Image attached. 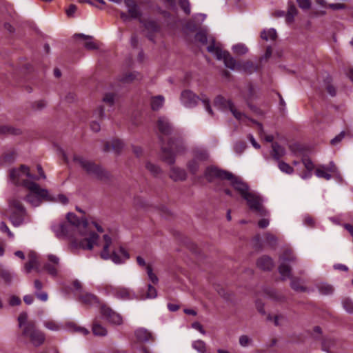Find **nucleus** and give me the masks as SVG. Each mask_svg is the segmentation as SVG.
Instances as JSON below:
<instances>
[{
  "mask_svg": "<svg viewBox=\"0 0 353 353\" xmlns=\"http://www.w3.org/2000/svg\"><path fill=\"white\" fill-rule=\"evenodd\" d=\"M157 296V291L156 288L151 284L148 285V291L145 296H142L141 299H154Z\"/></svg>",
  "mask_w": 353,
  "mask_h": 353,
  "instance_id": "obj_49",
  "label": "nucleus"
},
{
  "mask_svg": "<svg viewBox=\"0 0 353 353\" xmlns=\"http://www.w3.org/2000/svg\"><path fill=\"white\" fill-rule=\"evenodd\" d=\"M199 97L189 90H184L181 94V101L186 108H193L196 105Z\"/></svg>",
  "mask_w": 353,
  "mask_h": 353,
  "instance_id": "obj_17",
  "label": "nucleus"
},
{
  "mask_svg": "<svg viewBox=\"0 0 353 353\" xmlns=\"http://www.w3.org/2000/svg\"><path fill=\"white\" fill-rule=\"evenodd\" d=\"M105 290L108 293L113 295L115 298L121 300H129L134 298L128 288L124 287H114L112 285H106Z\"/></svg>",
  "mask_w": 353,
  "mask_h": 353,
  "instance_id": "obj_12",
  "label": "nucleus"
},
{
  "mask_svg": "<svg viewBox=\"0 0 353 353\" xmlns=\"http://www.w3.org/2000/svg\"><path fill=\"white\" fill-rule=\"evenodd\" d=\"M27 319L28 314L26 312H21L18 317L19 326L22 330L24 328L25 325L29 323L27 322Z\"/></svg>",
  "mask_w": 353,
  "mask_h": 353,
  "instance_id": "obj_56",
  "label": "nucleus"
},
{
  "mask_svg": "<svg viewBox=\"0 0 353 353\" xmlns=\"http://www.w3.org/2000/svg\"><path fill=\"white\" fill-rule=\"evenodd\" d=\"M161 148V159L169 165L175 163V154L183 153L185 150V145L181 139H170L168 146L164 144V139L162 136L159 137Z\"/></svg>",
  "mask_w": 353,
  "mask_h": 353,
  "instance_id": "obj_1",
  "label": "nucleus"
},
{
  "mask_svg": "<svg viewBox=\"0 0 353 353\" xmlns=\"http://www.w3.org/2000/svg\"><path fill=\"white\" fill-rule=\"evenodd\" d=\"M137 340L141 343H148L154 341V336L147 329L139 327L134 331Z\"/></svg>",
  "mask_w": 353,
  "mask_h": 353,
  "instance_id": "obj_20",
  "label": "nucleus"
},
{
  "mask_svg": "<svg viewBox=\"0 0 353 353\" xmlns=\"http://www.w3.org/2000/svg\"><path fill=\"white\" fill-rule=\"evenodd\" d=\"M79 299L83 303L88 305H92L99 302L97 296L90 293L82 294Z\"/></svg>",
  "mask_w": 353,
  "mask_h": 353,
  "instance_id": "obj_35",
  "label": "nucleus"
},
{
  "mask_svg": "<svg viewBox=\"0 0 353 353\" xmlns=\"http://www.w3.org/2000/svg\"><path fill=\"white\" fill-rule=\"evenodd\" d=\"M67 219V223H71L74 228H77L78 229L81 230V228H83V229H86L88 226V221L86 220L81 221L78 216L72 213L69 212L66 215Z\"/></svg>",
  "mask_w": 353,
  "mask_h": 353,
  "instance_id": "obj_24",
  "label": "nucleus"
},
{
  "mask_svg": "<svg viewBox=\"0 0 353 353\" xmlns=\"http://www.w3.org/2000/svg\"><path fill=\"white\" fill-rule=\"evenodd\" d=\"M159 131L163 135L168 136L172 133L173 127L165 117H160L157 121Z\"/></svg>",
  "mask_w": 353,
  "mask_h": 353,
  "instance_id": "obj_21",
  "label": "nucleus"
},
{
  "mask_svg": "<svg viewBox=\"0 0 353 353\" xmlns=\"http://www.w3.org/2000/svg\"><path fill=\"white\" fill-rule=\"evenodd\" d=\"M243 199L246 201L250 210L256 212L261 216H267L269 215L268 211L263 205L262 198L258 194L250 191L243 196Z\"/></svg>",
  "mask_w": 353,
  "mask_h": 353,
  "instance_id": "obj_6",
  "label": "nucleus"
},
{
  "mask_svg": "<svg viewBox=\"0 0 353 353\" xmlns=\"http://www.w3.org/2000/svg\"><path fill=\"white\" fill-rule=\"evenodd\" d=\"M43 325L46 328L52 331H58L61 328L59 324L52 320H48L43 322Z\"/></svg>",
  "mask_w": 353,
  "mask_h": 353,
  "instance_id": "obj_53",
  "label": "nucleus"
},
{
  "mask_svg": "<svg viewBox=\"0 0 353 353\" xmlns=\"http://www.w3.org/2000/svg\"><path fill=\"white\" fill-rule=\"evenodd\" d=\"M186 166L189 172L192 174L195 175L199 170L200 162L196 159H192L188 161Z\"/></svg>",
  "mask_w": 353,
  "mask_h": 353,
  "instance_id": "obj_41",
  "label": "nucleus"
},
{
  "mask_svg": "<svg viewBox=\"0 0 353 353\" xmlns=\"http://www.w3.org/2000/svg\"><path fill=\"white\" fill-rule=\"evenodd\" d=\"M192 347L199 353H205L207 350L206 343L202 340H196L192 342Z\"/></svg>",
  "mask_w": 353,
  "mask_h": 353,
  "instance_id": "obj_44",
  "label": "nucleus"
},
{
  "mask_svg": "<svg viewBox=\"0 0 353 353\" xmlns=\"http://www.w3.org/2000/svg\"><path fill=\"white\" fill-rule=\"evenodd\" d=\"M103 102L112 108L114 104V94L112 93H107L103 98Z\"/></svg>",
  "mask_w": 353,
  "mask_h": 353,
  "instance_id": "obj_55",
  "label": "nucleus"
},
{
  "mask_svg": "<svg viewBox=\"0 0 353 353\" xmlns=\"http://www.w3.org/2000/svg\"><path fill=\"white\" fill-rule=\"evenodd\" d=\"M226 179L230 181L231 185L240 194L242 198L250 192L249 185L240 177L234 176L232 173V176H229Z\"/></svg>",
  "mask_w": 353,
  "mask_h": 353,
  "instance_id": "obj_13",
  "label": "nucleus"
},
{
  "mask_svg": "<svg viewBox=\"0 0 353 353\" xmlns=\"http://www.w3.org/2000/svg\"><path fill=\"white\" fill-rule=\"evenodd\" d=\"M214 104L216 107L223 110H230L232 108L234 103L231 100H227L223 97L219 95L215 98Z\"/></svg>",
  "mask_w": 353,
  "mask_h": 353,
  "instance_id": "obj_30",
  "label": "nucleus"
},
{
  "mask_svg": "<svg viewBox=\"0 0 353 353\" xmlns=\"http://www.w3.org/2000/svg\"><path fill=\"white\" fill-rule=\"evenodd\" d=\"M322 350L328 353H336V350L340 346V342L332 337H325L323 339Z\"/></svg>",
  "mask_w": 353,
  "mask_h": 353,
  "instance_id": "obj_19",
  "label": "nucleus"
},
{
  "mask_svg": "<svg viewBox=\"0 0 353 353\" xmlns=\"http://www.w3.org/2000/svg\"><path fill=\"white\" fill-rule=\"evenodd\" d=\"M278 166L279 170L285 174H292L294 172V168L284 161H279Z\"/></svg>",
  "mask_w": 353,
  "mask_h": 353,
  "instance_id": "obj_48",
  "label": "nucleus"
},
{
  "mask_svg": "<svg viewBox=\"0 0 353 353\" xmlns=\"http://www.w3.org/2000/svg\"><path fill=\"white\" fill-rule=\"evenodd\" d=\"M272 151L271 152V154L272 157L276 161H279V159L284 156L285 154V150L284 148L281 146L278 143L275 142L273 143L272 145Z\"/></svg>",
  "mask_w": 353,
  "mask_h": 353,
  "instance_id": "obj_34",
  "label": "nucleus"
},
{
  "mask_svg": "<svg viewBox=\"0 0 353 353\" xmlns=\"http://www.w3.org/2000/svg\"><path fill=\"white\" fill-rule=\"evenodd\" d=\"M23 186L31 192L26 196V199L32 205L38 206L41 203V199H48V191L46 189L41 188L37 183L30 181H25Z\"/></svg>",
  "mask_w": 353,
  "mask_h": 353,
  "instance_id": "obj_3",
  "label": "nucleus"
},
{
  "mask_svg": "<svg viewBox=\"0 0 353 353\" xmlns=\"http://www.w3.org/2000/svg\"><path fill=\"white\" fill-rule=\"evenodd\" d=\"M343 307L347 312H349V313L353 312V302L351 300H348V299L345 300L343 302Z\"/></svg>",
  "mask_w": 353,
  "mask_h": 353,
  "instance_id": "obj_64",
  "label": "nucleus"
},
{
  "mask_svg": "<svg viewBox=\"0 0 353 353\" xmlns=\"http://www.w3.org/2000/svg\"><path fill=\"white\" fill-rule=\"evenodd\" d=\"M22 335L28 338L31 343L35 347L41 345L46 339L45 334L37 330L35 323L31 321L25 325L22 330Z\"/></svg>",
  "mask_w": 353,
  "mask_h": 353,
  "instance_id": "obj_5",
  "label": "nucleus"
},
{
  "mask_svg": "<svg viewBox=\"0 0 353 353\" xmlns=\"http://www.w3.org/2000/svg\"><path fill=\"white\" fill-rule=\"evenodd\" d=\"M165 98L162 95H157L151 97V108L154 111H157L161 108L164 104Z\"/></svg>",
  "mask_w": 353,
  "mask_h": 353,
  "instance_id": "obj_36",
  "label": "nucleus"
},
{
  "mask_svg": "<svg viewBox=\"0 0 353 353\" xmlns=\"http://www.w3.org/2000/svg\"><path fill=\"white\" fill-rule=\"evenodd\" d=\"M101 312L102 316L110 323L117 325L122 324L123 319L121 316L112 310L110 307L106 305H102Z\"/></svg>",
  "mask_w": 353,
  "mask_h": 353,
  "instance_id": "obj_14",
  "label": "nucleus"
},
{
  "mask_svg": "<svg viewBox=\"0 0 353 353\" xmlns=\"http://www.w3.org/2000/svg\"><path fill=\"white\" fill-rule=\"evenodd\" d=\"M317 288L319 292L323 295H330L334 291L333 287L327 283H321Z\"/></svg>",
  "mask_w": 353,
  "mask_h": 353,
  "instance_id": "obj_45",
  "label": "nucleus"
},
{
  "mask_svg": "<svg viewBox=\"0 0 353 353\" xmlns=\"http://www.w3.org/2000/svg\"><path fill=\"white\" fill-rule=\"evenodd\" d=\"M39 263L37 255L34 252H31L28 254V261L25 264L24 268L26 273L30 272L34 268H37Z\"/></svg>",
  "mask_w": 353,
  "mask_h": 353,
  "instance_id": "obj_32",
  "label": "nucleus"
},
{
  "mask_svg": "<svg viewBox=\"0 0 353 353\" xmlns=\"http://www.w3.org/2000/svg\"><path fill=\"white\" fill-rule=\"evenodd\" d=\"M73 161L79 164V165L90 175H92L98 180L106 181L110 179V173L94 163L86 160L83 157L74 154Z\"/></svg>",
  "mask_w": 353,
  "mask_h": 353,
  "instance_id": "obj_2",
  "label": "nucleus"
},
{
  "mask_svg": "<svg viewBox=\"0 0 353 353\" xmlns=\"http://www.w3.org/2000/svg\"><path fill=\"white\" fill-rule=\"evenodd\" d=\"M327 171L325 165L318 168L315 171V174L319 178H323L326 180H330L332 178L331 174Z\"/></svg>",
  "mask_w": 353,
  "mask_h": 353,
  "instance_id": "obj_43",
  "label": "nucleus"
},
{
  "mask_svg": "<svg viewBox=\"0 0 353 353\" xmlns=\"http://www.w3.org/2000/svg\"><path fill=\"white\" fill-rule=\"evenodd\" d=\"M125 3L131 18L138 19L141 17V12L139 8L132 0H125Z\"/></svg>",
  "mask_w": 353,
  "mask_h": 353,
  "instance_id": "obj_29",
  "label": "nucleus"
},
{
  "mask_svg": "<svg viewBox=\"0 0 353 353\" xmlns=\"http://www.w3.org/2000/svg\"><path fill=\"white\" fill-rule=\"evenodd\" d=\"M140 22L143 25L145 28L149 32H157L159 30V26L157 21L153 20L143 21L140 19Z\"/></svg>",
  "mask_w": 353,
  "mask_h": 353,
  "instance_id": "obj_38",
  "label": "nucleus"
},
{
  "mask_svg": "<svg viewBox=\"0 0 353 353\" xmlns=\"http://www.w3.org/2000/svg\"><path fill=\"white\" fill-rule=\"evenodd\" d=\"M48 259L49 262L44 265V269L51 276H56L60 268V259L54 254H48Z\"/></svg>",
  "mask_w": 353,
  "mask_h": 353,
  "instance_id": "obj_15",
  "label": "nucleus"
},
{
  "mask_svg": "<svg viewBox=\"0 0 353 353\" xmlns=\"http://www.w3.org/2000/svg\"><path fill=\"white\" fill-rule=\"evenodd\" d=\"M261 37L262 39L268 41H274L277 37V33L274 28H270L268 30H263L261 32Z\"/></svg>",
  "mask_w": 353,
  "mask_h": 353,
  "instance_id": "obj_39",
  "label": "nucleus"
},
{
  "mask_svg": "<svg viewBox=\"0 0 353 353\" xmlns=\"http://www.w3.org/2000/svg\"><path fill=\"white\" fill-rule=\"evenodd\" d=\"M257 267L264 271H270L274 266L273 259L267 255L260 257L256 262Z\"/></svg>",
  "mask_w": 353,
  "mask_h": 353,
  "instance_id": "obj_23",
  "label": "nucleus"
},
{
  "mask_svg": "<svg viewBox=\"0 0 353 353\" xmlns=\"http://www.w3.org/2000/svg\"><path fill=\"white\" fill-rule=\"evenodd\" d=\"M23 176L38 179L37 177L30 174L29 168L24 165H22L19 169H13L10 171V177L15 184L23 185V182L28 181V179H24Z\"/></svg>",
  "mask_w": 353,
  "mask_h": 353,
  "instance_id": "obj_10",
  "label": "nucleus"
},
{
  "mask_svg": "<svg viewBox=\"0 0 353 353\" xmlns=\"http://www.w3.org/2000/svg\"><path fill=\"white\" fill-rule=\"evenodd\" d=\"M0 277L6 283L10 284L13 279V274L8 270L0 268Z\"/></svg>",
  "mask_w": 353,
  "mask_h": 353,
  "instance_id": "obj_46",
  "label": "nucleus"
},
{
  "mask_svg": "<svg viewBox=\"0 0 353 353\" xmlns=\"http://www.w3.org/2000/svg\"><path fill=\"white\" fill-rule=\"evenodd\" d=\"M279 259L281 264L279 266V272L281 274V278L283 281L292 278L290 267L288 265L289 262L296 261V256L290 249H286L283 253L280 256Z\"/></svg>",
  "mask_w": 353,
  "mask_h": 353,
  "instance_id": "obj_7",
  "label": "nucleus"
},
{
  "mask_svg": "<svg viewBox=\"0 0 353 353\" xmlns=\"http://www.w3.org/2000/svg\"><path fill=\"white\" fill-rule=\"evenodd\" d=\"M34 294H35V296H37V298L38 299L41 300V301L45 302L48 299V293L42 291V290H35Z\"/></svg>",
  "mask_w": 353,
  "mask_h": 353,
  "instance_id": "obj_61",
  "label": "nucleus"
},
{
  "mask_svg": "<svg viewBox=\"0 0 353 353\" xmlns=\"http://www.w3.org/2000/svg\"><path fill=\"white\" fill-rule=\"evenodd\" d=\"M179 6L185 14H190V3L189 0H179Z\"/></svg>",
  "mask_w": 353,
  "mask_h": 353,
  "instance_id": "obj_57",
  "label": "nucleus"
},
{
  "mask_svg": "<svg viewBox=\"0 0 353 353\" xmlns=\"http://www.w3.org/2000/svg\"><path fill=\"white\" fill-rule=\"evenodd\" d=\"M146 271L148 276L149 277V279L153 284H157L159 282V279L157 276L153 273L152 266L150 265H148L146 266Z\"/></svg>",
  "mask_w": 353,
  "mask_h": 353,
  "instance_id": "obj_54",
  "label": "nucleus"
},
{
  "mask_svg": "<svg viewBox=\"0 0 353 353\" xmlns=\"http://www.w3.org/2000/svg\"><path fill=\"white\" fill-rule=\"evenodd\" d=\"M290 286L294 290L297 292H305L307 290L305 287L301 285L299 279H292Z\"/></svg>",
  "mask_w": 353,
  "mask_h": 353,
  "instance_id": "obj_52",
  "label": "nucleus"
},
{
  "mask_svg": "<svg viewBox=\"0 0 353 353\" xmlns=\"http://www.w3.org/2000/svg\"><path fill=\"white\" fill-rule=\"evenodd\" d=\"M192 159L201 162L208 161L210 159V154L208 150L203 148H194L192 151Z\"/></svg>",
  "mask_w": 353,
  "mask_h": 353,
  "instance_id": "obj_22",
  "label": "nucleus"
},
{
  "mask_svg": "<svg viewBox=\"0 0 353 353\" xmlns=\"http://www.w3.org/2000/svg\"><path fill=\"white\" fill-rule=\"evenodd\" d=\"M75 37H80L83 38V39L87 40L85 43L83 44L84 47L88 50H96L98 48V46L97 43H95L92 39L93 37L92 36L85 35L82 33L75 34Z\"/></svg>",
  "mask_w": 353,
  "mask_h": 353,
  "instance_id": "obj_33",
  "label": "nucleus"
},
{
  "mask_svg": "<svg viewBox=\"0 0 353 353\" xmlns=\"http://www.w3.org/2000/svg\"><path fill=\"white\" fill-rule=\"evenodd\" d=\"M52 230L58 237L73 239L76 236L77 233L81 234L82 236L83 235L81 230L74 228L71 223H68L67 222L53 225Z\"/></svg>",
  "mask_w": 353,
  "mask_h": 353,
  "instance_id": "obj_9",
  "label": "nucleus"
},
{
  "mask_svg": "<svg viewBox=\"0 0 353 353\" xmlns=\"http://www.w3.org/2000/svg\"><path fill=\"white\" fill-rule=\"evenodd\" d=\"M195 39L196 41L201 42L203 44L206 43L208 41L207 34L203 32H199L196 33Z\"/></svg>",
  "mask_w": 353,
  "mask_h": 353,
  "instance_id": "obj_63",
  "label": "nucleus"
},
{
  "mask_svg": "<svg viewBox=\"0 0 353 353\" xmlns=\"http://www.w3.org/2000/svg\"><path fill=\"white\" fill-rule=\"evenodd\" d=\"M236 70L248 74H251L256 71L257 67L255 66L252 61H247L243 62H238V64L236 65Z\"/></svg>",
  "mask_w": 353,
  "mask_h": 353,
  "instance_id": "obj_31",
  "label": "nucleus"
},
{
  "mask_svg": "<svg viewBox=\"0 0 353 353\" xmlns=\"http://www.w3.org/2000/svg\"><path fill=\"white\" fill-rule=\"evenodd\" d=\"M124 146L123 143L119 139H114L111 143L107 142L103 148L104 152H110L112 150L117 154H119L123 150Z\"/></svg>",
  "mask_w": 353,
  "mask_h": 353,
  "instance_id": "obj_28",
  "label": "nucleus"
},
{
  "mask_svg": "<svg viewBox=\"0 0 353 353\" xmlns=\"http://www.w3.org/2000/svg\"><path fill=\"white\" fill-rule=\"evenodd\" d=\"M93 117L97 119H102L105 117L104 108L102 105H100L94 110Z\"/></svg>",
  "mask_w": 353,
  "mask_h": 353,
  "instance_id": "obj_58",
  "label": "nucleus"
},
{
  "mask_svg": "<svg viewBox=\"0 0 353 353\" xmlns=\"http://www.w3.org/2000/svg\"><path fill=\"white\" fill-rule=\"evenodd\" d=\"M145 168L154 176H157L161 173L160 167L150 161L146 162Z\"/></svg>",
  "mask_w": 353,
  "mask_h": 353,
  "instance_id": "obj_42",
  "label": "nucleus"
},
{
  "mask_svg": "<svg viewBox=\"0 0 353 353\" xmlns=\"http://www.w3.org/2000/svg\"><path fill=\"white\" fill-rule=\"evenodd\" d=\"M265 239H266L267 242L271 246L276 245L277 243V241H278L277 237L271 233H267L265 234Z\"/></svg>",
  "mask_w": 353,
  "mask_h": 353,
  "instance_id": "obj_59",
  "label": "nucleus"
},
{
  "mask_svg": "<svg viewBox=\"0 0 353 353\" xmlns=\"http://www.w3.org/2000/svg\"><path fill=\"white\" fill-rule=\"evenodd\" d=\"M345 136V132L344 131L341 132L338 135H336L330 141V143L333 145L338 144L343 139Z\"/></svg>",
  "mask_w": 353,
  "mask_h": 353,
  "instance_id": "obj_62",
  "label": "nucleus"
},
{
  "mask_svg": "<svg viewBox=\"0 0 353 353\" xmlns=\"http://www.w3.org/2000/svg\"><path fill=\"white\" fill-rule=\"evenodd\" d=\"M1 134H19L21 131L19 129L14 128L8 125H2L0 127Z\"/></svg>",
  "mask_w": 353,
  "mask_h": 353,
  "instance_id": "obj_47",
  "label": "nucleus"
},
{
  "mask_svg": "<svg viewBox=\"0 0 353 353\" xmlns=\"http://www.w3.org/2000/svg\"><path fill=\"white\" fill-rule=\"evenodd\" d=\"M92 330L93 334L98 336H105L108 334L106 328L101 325L97 320L93 322Z\"/></svg>",
  "mask_w": 353,
  "mask_h": 353,
  "instance_id": "obj_37",
  "label": "nucleus"
},
{
  "mask_svg": "<svg viewBox=\"0 0 353 353\" xmlns=\"http://www.w3.org/2000/svg\"><path fill=\"white\" fill-rule=\"evenodd\" d=\"M230 111L232 114V115L236 119H237L239 121L245 122L246 120L251 121L253 123L256 124L259 129V136H262L264 133V130L262 123L256 121V120L251 119L248 118L244 113L239 111L236 108L234 104L233 105L232 108H230Z\"/></svg>",
  "mask_w": 353,
  "mask_h": 353,
  "instance_id": "obj_18",
  "label": "nucleus"
},
{
  "mask_svg": "<svg viewBox=\"0 0 353 353\" xmlns=\"http://www.w3.org/2000/svg\"><path fill=\"white\" fill-rule=\"evenodd\" d=\"M8 211L9 219L14 227H19L25 222L26 210L19 200L12 199L9 203Z\"/></svg>",
  "mask_w": 353,
  "mask_h": 353,
  "instance_id": "obj_4",
  "label": "nucleus"
},
{
  "mask_svg": "<svg viewBox=\"0 0 353 353\" xmlns=\"http://www.w3.org/2000/svg\"><path fill=\"white\" fill-rule=\"evenodd\" d=\"M139 73L136 72H128L125 74H123L121 79L120 81L123 83H130L133 81L137 77H138Z\"/></svg>",
  "mask_w": 353,
  "mask_h": 353,
  "instance_id": "obj_51",
  "label": "nucleus"
},
{
  "mask_svg": "<svg viewBox=\"0 0 353 353\" xmlns=\"http://www.w3.org/2000/svg\"><path fill=\"white\" fill-rule=\"evenodd\" d=\"M34 294H35V296H37V298L38 299L41 300V301L45 302L48 299V293L42 291V290H35Z\"/></svg>",
  "mask_w": 353,
  "mask_h": 353,
  "instance_id": "obj_60",
  "label": "nucleus"
},
{
  "mask_svg": "<svg viewBox=\"0 0 353 353\" xmlns=\"http://www.w3.org/2000/svg\"><path fill=\"white\" fill-rule=\"evenodd\" d=\"M232 50L235 54L243 55L248 52V48L243 43H238L232 46Z\"/></svg>",
  "mask_w": 353,
  "mask_h": 353,
  "instance_id": "obj_50",
  "label": "nucleus"
},
{
  "mask_svg": "<svg viewBox=\"0 0 353 353\" xmlns=\"http://www.w3.org/2000/svg\"><path fill=\"white\" fill-rule=\"evenodd\" d=\"M170 177L174 181H185L187 173L184 169L173 166L170 169Z\"/></svg>",
  "mask_w": 353,
  "mask_h": 353,
  "instance_id": "obj_27",
  "label": "nucleus"
},
{
  "mask_svg": "<svg viewBox=\"0 0 353 353\" xmlns=\"http://www.w3.org/2000/svg\"><path fill=\"white\" fill-rule=\"evenodd\" d=\"M204 176L209 182H212L215 178L226 179L229 176L231 177L232 172L219 169L214 166H210L205 169Z\"/></svg>",
  "mask_w": 353,
  "mask_h": 353,
  "instance_id": "obj_11",
  "label": "nucleus"
},
{
  "mask_svg": "<svg viewBox=\"0 0 353 353\" xmlns=\"http://www.w3.org/2000/svg\"><path fill=\"white\" fill-rule=\"evenodd\" d=\"M119 252L122 255L123 258H121L114 250H113L110 254V259L115 264H121L130 258L129 253L121 246L119 248Z\"/></svg>",
  "mask_w": 353,
  "mask_h": 353,
  "instance_id": "obj_25",
  "label": "nucleus"
},
{
  "mask_svg": "<svg viewBox=\"0 0 353 353\" xmlns=\"http://www.w3.org/2000/svg\"><path fill=\"white\" fill-rule=\"evenodd\" d=\"M103 239L104 241V244L103 245V249L100 253V256L103 260H109L110 258V252L109 248L112 243V238L108 234H104L103 236Z\"/></svg>",
  "mask_w": 353,
  "mask_h": 353,
  "instance_id": "obj_26",
  "label": "nucleus"
},
{
  "mask_svg": "<svg viewBox=\"0 0 353 353\" xmlns=\"http://www.w3.org/2000/svg\"><path fill=\"white\" fill-rule=\"evenodd\" d=\"M99 236L94 232H90L88 236L79 241V246L83 250H92L94 245H99Z\"/></svg>",
  "mask_w": 353,
  "mask_h": 353,
  "instance_id": "obj_16",
  "label": "nucleus"
},
{
  "mask_svg": "<svg viewBox=\"0 0 353 353\" xmlns=\"http://www.w3.org/2000/svg\"><path fill=\"white\" fill-rule=\"evenodd\" d=\"M244 99L248 105L252 109V106L250 103L256 99V92L252 84L248 85V93L244 96Z\"/></svg>",
  "mask_w": 353,
  "mask_h": 353,
  "instance_id": "obj_40",
  "label": "nucleus"
},
{
  "mask_svg": "<svg viewBox=\"0 0 353 353\" xmlns=\"http://www.w3.org/2000/svg\"><path fill=\"white\" fill-rule=\"evenodd\" d=\"M207 50L213 54L218 60H223L225 67L232 70H236L238 63L231 57L229 52L216 47L214 43L207 47Z\"/></svg>",
  "mask_w": 353,
  "mask_h": 353,
  "instance_id": "obj_8",
  "label": "nucleus"
}]
</instances>
